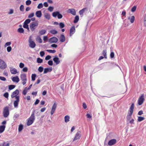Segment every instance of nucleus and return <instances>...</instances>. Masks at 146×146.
<instances>
[{"instance_id": "obj_21", "label": "nucleus", "mask_w": 146, "mask_h": 146, "mask_svg": "<svg viewBox=\"0 0 146 146\" xmlns=\"http://www.w3.org/2000/svg\"><path fill=\"white\" fill-rule=\"evenodd\" d=\"M60 40L61 42H63L65 41V37L64 35L62 34L60 35Z\"/></svg>"}, {"instance_id": "obj_45", "label": "nucleus", "mask_w": 146, "mask_h": 146, "mask_svg": "<svg viewBox=\"0 0 146 146\" xmlns=\"http://www.w3.org/2000/svg\"><path fill=\"white\" fill-rule=\"evenodd\" d=\"M43 7V5L42 3H40L39 4L37 8L38 9H41Z\"/></svg>"}, {"instance_id": "obj_59", "label": "nucleus", "mask_w": 146, "mask_h": 146, "mask_svg": "<svg viewBox=\"0 0 146 146\" xmlns=\"http://www.w3.org/2000/svg\"><path fill=\"white\" fill-rule=\"evenodd\" d=\"M44 52L43 51H41L40 53V55L41 57H43L44 55Z\"/></svg>"}, {"instance_id": "obj_52", "label": "nucleus", "mask_w": 146, "mask_h": 146, "mask_svg": "<svg viewBox=\"0 0 146 146\" xmlns=\"http://www.w3.org/2000/svg\"><path fill=\"white\" fill-rule=\"evenodd\" d=\"M34 16V13H31L28 16V18H31V17H33Z\"/></svg>"}, {"instance_id": "obj_32", "label": "nucleus", "mask_w": 146, "mask_h": 146, "mask_svg": "<svg viewBox=\"0 0 146 146\" xmlns=\"http://www.w3.org/2000/svg\"><path fill=\"white\" fill-rule=\"evenodd\" d=\"M46 32V30H42L39 31V33L40 35H42L44 34Z\"/></svg>"}, {"instance_id": "obj_20", "label": "nucleus", "mask_w": 146, "mask_h": 146, "mask_svg": "<svg viewBox=\"0 0 146 146\" xmlns=\"http://www.w3.org/2000/svg\"><path fill=\"white\" fill-rule=\"evenodd\" d=\"M52 70V67H50V68H45L44 69V74H46L48 72H51Z\"/></svg>"}, {"instance_id": "obj_25", "label": "nucleus", "mask_w": 146, "mask_h": 146, "mask_svg": "<svg viewBox=\"0 0 146 146\" xmlns=\"http://www.w3.org/2000/svg\"><path fill=\"white\" fill-rule=\"evenodd\" d=\"M36 40L39 43H41L42 42V40L40 37L39 36H37L36 37Z\"/></svg>"}, {"instance_id": "obj_49", "label": "nucleus", "mask_w": 146, "mask_h": 146, "mask_svg": "<svg viewBox=\"0 0 146 146\" xmlns=\"http://www.w3.org/2000/svg\"><path fill=\"white\" fill-rule=\"evenodd\" d=\"M110 56L111 58H114V53L113 52H111Z\"/></svg>"}, {"instance_id": "obj_1", "label": "nucleus", "mask_w": 146, "mask_h": 146, "mask_svg": "<svg viewBox=\"0 0 146 146\" xmlns=\"http://www.w3.org/2000/svg\"><path fill=\"white\" fill-rule=\"evenodd\" d=\"M134 108V104L133 103L131 104V105L129 108V112L128 113V115H127L126 117L127 121H129L130 119L133 112Z\"/></svg>"}, {"instance_id": "obj_46", "label": "nucleus", "mask_w": 146, "mask_h": 146, "mask_svg": "<svg viewBox=\"0 0 146 146\" xmlns=\"http://www.w3.org/2000/svg\"><path fill=\"white\" fill-rule=\"evenodd\" d=\"M31 22V20L29 19H26L24 22V23L26 24H28L29 23Z\"/></svg>"}, {"instance_id": "obj_29", "label": "nucleus", "mask_w": 146, "mask_h": 146, "mask_svg": "<svg viewBox=\"0 0 146 146\" xmlns=\"http://www.w3.org/2000/svg\"><path fill=\"white\" fill-rule=\"evenodd\" d=\"M44 17L46 19L48 20H49L50 19V14L48 13H45L44 14Z\"/></svg>"}, {"instance_id": "obj_63", "label": "nucleus", "mask_w": 146, "mask_h": 146, "mask_svg": "<svg viewBox=\"0 0 146 146\" xmlns=\"http://www.w3.org/2000/svg\"><path fill=\"white\" fill-rule=\"evenodd\" d=\"M144 24L145 26H146V16H145L144 17Z\"/></svg>"}, {"instance_id": "obj_10", "label": "nucleus", "mask_w": 146, "mask_h": 146, "mask_svg": "<svg viewBox=\"0 0 146 146\" xmlns=\"http://www.w3.org/2000/svg\"><path fill=\"white\" fill-rule=\"evenodd\" d=\"M58 40V39L56 37H53L50 38L48 40L50 43H56Z\"/></svg>"}, {"instance_id": "obj_55", "label": "nucleus", "mask_w": 146, "mask_h": 146, "mask_svg": "<svg viewBox=\"0 0 146 146\" xmlns=\"http://www.w3.org/2000/svg\"><path fill=\"white\" fill-rule=\"evenodd\" d=\"M24 6L23 5H21L20 7V9L21 11H24Z\"/></svg>"}, {"instance_id": "obj_12", "label": "nucleus", "mask_w": 146, "mask_h": 146, "mask_svg": "<svg viewBox=\"0 0 146 146\" xmlns=\"http://www.w3.org/2000/svg\"><path fill=\"white\" fill-rule=\"evenodd\" d=\"M117 142L116 139H113L110 140L108 143V145L109 146H111L115 145Z\"/></svg>"}, {"instance_id": "obj_37", "label": "nucleus", "mask_w": 146, "mask_h": 146, "mask_svg": "<svg viewBox=\"0 0 146 146\" xmlns=\"http://www.w3.org/2000/svg\"><path fill=\"white\" fill-rule=\"evenodd\" d=\"M36 75L35 74H33L31 75V79L32 80L34 81L35 79V77H36Z\"/></svg>"}, {"instance_id": "obj_64", "label": "nucleus", "mask_w": 146, "mask_h": 146, "mask_svg": "<svg viewBox=\"0 0 146 146\" xmlns=\"http://www.w3.org/2000/svg\"><path fill=\"white\" fill-rule=\"evenodd\" d=\"M9 143H3L2 144V146H9Z\"/></svg>"}, {"instance_id": "obj_24", "label": "nucleus", "mask_w": 146, "mask_h": 146, "mask_svg": "<svg viewBox=\"0 0 146 146\" xmlns=\"http://www.w3.org/2000/svg\"><path fill=\"white\" fill-rule=\"evenodd\" d=\"M128 19H130V22L131 23H133L135 21V18L134 16H132L131 17V18L130 17H128Z\"/></svg>"}, {"instance_id": "obj_36", "label": "nucleus", "mask_w": 146, "mask_h": 146, "mask_svg": "<svg viewBox=\"0 0 146 146\" xmlns=\"http://www.w3.org/2000/svg\"><path fill=\"white\" fill-rule=\"evenodd\" d=\"M18 31L20 33H23L24 30L22 28H20L18 29Z\"/></svg>"}, {"instance_id": "obj_4", "label": "nucleus", "mask_w": 146, "mask_h": 146, "mask_svg": "<svg viewBox=\"0 0 146 146\" xmlns=\"http://www.w3.org/2000/svg\"><path fill=\"white\" fill-rule=\"evenodd\" d=\"M38 24L37 22H33L30 24V27L32 31H34L36 29V27H37Z\"/></svg>"}, {"instance_id": "obj_42", "label": "nucleus", "mask_w": 146, "mask_h": 146, "mask_svg": "<svg viewBox=\"0 0 146 146\" xmlns=\"http://www.w3.org/2000/svg\"><path fill=\"white\" fill-rule=\"evenodd\" d=\"M136 8L137 6H134L131 9V11L133 12H135L136 11Z\"/></svg>"}, {"instance_id": "obj_5", "label": "nucleus", "mask_w": 146, "mask_h": 146, "mask_svg": "<svg viewBox=\"0 0 146 146\" xmlns=\"http://www.w3.org/2000/svg\"><path fill=\"white\" fill-rule=\"evenodd\" d=\"M7 67L6 63L2 60L0 59V69L3 70Z\"/></svg>"}, {"instance_id": "obj_3", "label": "nucleus", "mask_w": 146, "mask_h": 146, "mask_svg": "<svg viewBox=\"0 0 146 146\" xmlns=\"http://www.w3.org/2000/svg\"><path fill=\"white\" fill-rule=\"evenodd\" d=\"M28 42L29 43V46L31 48H34L35 47L36 44L35 42L32 40L31 36L29 37Z\"/></svg>"}, {"instance_id": "obj_62", "label": "nucleus", "mask_w": 146, "mask_h": 146, "mask_svg": "<svg viewBox=\"0 0 146 146\" xmlns=\"http://www.w3.org/2000/svg\"><path fill=\"white\" fill-rule=\"evenodd\" d=\"M0 80L2 81H5L6 80V78H5L2 76H0Z\"/></svg>"}, {"instance_id": "obj_14", "label": "nucleus", "mask_w": 146, "mask_h": 146, "mask_svg": "<svg viewBox=\"0 0 146 146\" xmlns=\"http://www.w3.org/2000/svg\"><path fill=\"white\" fill-rule=\"evenodd\" d=\"M75 29L74 26H72L70 29V36H72L75 32Z\"/></svg>"}, {"instance_id": "obj_19", "label": "nucleus", "mask_w": 146, "mask_h": 146, "mask_svg": "<svg viewBox=\"0 0 146 146\" xmlns=\"http://www.w3.org/2000/svg\"><path fill=\"white\" fill-rule=\"evenodd\" d=\"M20 77L22 81L27 80L26 75L25 74H23L21 75Z\"/></svg>"}, {"instance_id": "obj_47", "label": "nucleus", "mask_w": 146, "mask_h": 146, "mask_svg": "<svg viewBox=\"0 0 146 146\" xmlns=\"http://www.w3.org/2000/svg\"><path fill=\"white\" fill-rule=\"evenodd\" d=\"M3 96L5 98L8 99L9 96V93L8 92H6L5 93L3 94Z\"/></svg>"}, {"instance_id": "obj_15", "label": "nucleus", "mask_w": 146, "mask_h": 146, "mask_svg": "<svg viewBox=\"0 0 146 146\" xmlns=\"http://www.w3.org/2000/svg\"><path fill=\"white\" fill-rule=\"evenodd\" d=\"M68 13H71L74 15H76V11L74 9H69L67 11Z\"/></svg>"}, {"instance_id": "obj_22", "label": "nucleus", "mask_w": 146, "mask_h": 146, "mask_svg": "<svg viewBox=\"0 0 146 146\" xmlns=\"http://www.w3.org/2000/svg\"><path fill=\"white\" fill-rule=\"evenodd\" d=\"M87 9L86 7H85L81 9L79 11L80 15L82 16L83 15V13L85 12L86 10H87Z\"/></svg>"}, {"instance_id": "obj_44", "label": "nucleus", "mask_w": 146, "mask_h": 146, "mask_svg": "<svg viewBox=\"0 0 146 146\" xmlns=\"http://www.w3.org/2000/svg\"><path fill=\"white\" fill-rule=\"evenodd\" d=\"M31 1L30 0H28L26 1V4L27 5H29L31 4Z\"/></svg>"}, {"instance_id": "obj_23", "label": "nucleus", "mask_w": 146, "mask_h": 146, "mask_svg": "<svg viewBox=\"0 0 146 146\" xmlns=\"http://www.w3.org/2000/svg\"><path fill=\"white\" fill-rule=\"evenodd\" d=\"M36 15L37 17H40L42 15L41 11H38L36 12Z\"/></svg>"}, {"instance_id": "obj_28", "label": "nucleus", "mask_w": 146, "mask_h": 146, "mask_svg": "<svg viewBox=\"0 0 146 146\" xmlns=\"http://www.w3.org/2000/svg\"><path fill=\"white\" fill-rule=\"evenodd\" d=\"M79 20V17L78 15H76L74 19V23H76L78 22Z\"/></svg>"}, {"instance_id": "obj_57", "label": "nucleus", "mask_w": 146, "mask_h": 146, "mask_svg": "<svg viewBox=\"0 0 146 146\" xmlns=\"http://www.w3.org/2000/svg\"><path fill=\"white\" fill-rule=\"evenodd\" d=\"M51 56L48 55H47L45 57V60H49L51 58Z\"/></svg>"}, {"instance_id": "obj_50", "label": "nucleus", "mask_w": 146, "mask_h": 146, "mask_svg": "<svg viewBox=\"0 0 146 146\" xmlns=\"http://www.w3.org/2000/svg\"><path fill=\"white\" fill-rule=\"evenodd\" d=\"M54 8L51 6H50L48 8V10L52 12V11L53 10Z\"/></svg>"}, {"instance_id": "obj_16", "label": "nucleus", "mask_w": 146, "mask_h": 146, "mask_svg": "<svg viewBox=\"0 0 146 146\" xmlns=\"http://www.w3.org/2000/svg\"><path fill=\"white\" fill-rule=\"evenodd\" d=\"M53 60L56 65L58 64L60 62L59 58L57 55L54 56Z\"/></svg>"}, {"instance_id": "obj_38", "label": "nucleus", "mask_w": 146, "mask_h": 146, "mask_svg": "<svg viewBox=\"0 0 146 146\" xmlns=\"http://www.w3.org/2000/svg\"><path fill=\"white\" fill-rule=\"evenodd\" d=\"M50 33L54 35L57 33V31L55 30H52L50 31Z\"/></svg>"}, {"instance_id": "obj_13", "label": "nucleus", "mask_w": 146, "mask_h": 146, "mask_svg": "<svg viewBox=\"0 0 146 146\" xmlns=\"http://www.w3.org/2000/svg\"><path fill=\"white\" fill-rule=\"evenodd\" d=\"M11 79L13 82L17 83L18 82L19 80V78L18 76L11 77Z\"/></svg>"}, {"instance_id": "obj_18", "label": "nucleus", "mask_w": 146, "mask_h": 146, "mask_svg": "<svg viewBox=\"0 0 146 146\" xmlns=\"http://www.w3.org/2000/svg\"><path fill=\"white\" fill-rule=\"evenodd\" d=\"M10 71L11 73L13 74H15L18 72L17 70L15 68H11Z\"/></svg>"}, {"instance_id": "obj_26", "label": "nucleus", "mask_w": 146, "mask_h": 146, "mask_svg": "<svg viewBox=\"0 0 146 146\" xmlns=\"http://www.w3.org/2000/svg\"><path fill=\"white\" fill-rule=\"evenodd\" d=\"M70 117L68 115H66L64 117V121L66 123H67L69 121Z\"/></svg>"}, {"instance_id": "obj_6", "label": "nucleus", "mask_w": 146, "mask_h": 146, "mask_svg": "<svg viewBox=\"0 0 146 146\" xmlns=\"http://www.w3.org/2000/svg\"><path fill=\"white\" fill-rule=\"evenodd\" d=\"M3 114L4 117H7L8 116L9 114V108L8 107H6L4 108Z\"/></svg>"}, {"instance_id": "obj_17", "label": "nucleus", "mask_w": 146, "mask_h": 146, "mask_svg": "<svg viewBox=\"0 0 146 146\" xmlns=\"http://www.w3.org/2000/svg\"><path fill=\"white\" fill-rule=\"evenodd\" d=\"M57 107V104L56 102H55L54 103V104L53 105L51 112V115H52L54 113L55 111V110L56 108Z\"/></svg>"}, {"instance_id": "obj_35", "label": "nucleus", "mask_w": 146, "mask_h": 146, "mask_svg": "<svg viewBox=\"0 0 146 146\" xmlns=\"http://www.w3.org/2000/svg\"><path fill=\"white\" fill-rule=\"evenodd\" d=\"M145 119V118L143 117L139 116L138 118V121L139 122Z\"/></svg>"}, {"instance_id": "obj_51", "label": "nucleus", "mask_w": 146, "mask_h": 146, "mask_svg": "<svg viewBox=\"0 0 146 146\" xmlns=\"http://www.w3.org/2000/svg\"><path fill=\"white\" fill-rule=\"evenodd\" d=\"M57 17L58 19H60L63 16L61 14H60V12H59L58 15Z\"/></svg>"}, {"instance_id": "obj_33", "label": "nucleus", "mask_w": 146, "mask_h": 146, "mask_svg": "<svg viewBox=\"0 0 146 146\" xmlns=\"http://www.w3.org/2000/svg\"><path fill=\"white\" fill-rule=\"evenodd\" d=\"M103 55H104V58H107V52L106 50H103L102 53Z\"/></svg>"}, {"instance_id": "obj_9", "label": "nucleus", "mask_w": 146, "mask_h": 146, "mask_svg": "<svg viewBox=\"0 0 146 146\" xmlns=\"http://www.w3.org/2000/svg\"><path fill=\"white\" fill-rule=\"evenodd\" d=\"M81 136V132L80 131H78L76 134L75 136L73 139V141L77 139H79Z\"/></svg>"}, {"instance_id": "obj_54", "label": "nucleus", "mask_w": 146, "mask_h": 146, "mask_svg": "<svg viewBox=\"0 0 146 146\" xmlns=\"http://www.w3.org/2000/svg\"><path fill=\"white\" fill-rule=\"evenodd\" d=\"M48 64L50 66H52L53 65V61L52 60H49L48 62Z\"/></svg>"}, {"instance_id": "obj_31", "label": "nucleus", "mask_w": 146, "mask_h": 146, "mask_svg": "<svg viewBox=\"0 0 146 146\" xmlns=\"http://www.w3.org/2000/svg\"><path fill=\"white\" fill-rule=\"evenodd\" d=\"M23 128V125L22 124H20L19 125L18 128V131L19 132L21 131Z\"/></svg>"}, {"instance_id": "obj_61", "label": "nucleus", "mask_w": 146, "mask_h": 146, "mask_svg": "<svg viewBox=\"0 0 146 146\" xmlns=\"http://www.w3.org/2000/svg\"><path fill=\"white\" fill-rule=\"evenodd\" d=\"M82 106L83 108L84 109H85L86 108H87V106L86 105V104L84 102L83 103Z\"/></svg>"}, {"instance_id": "obj_7", "label": "nucleus", "mask_w": 146, "mask_h": 146, "mask_svg": "<svg viewBox=\"0 0 146 146\" xmlns=\"http://www.w3.org/2000/svg\"><path fill=\"white\" fill-rule=\"evenodd\" d=\"M19 93V91L18 90H16L15 91L13 92L11 95V97L12 98H15V99H16V97H19V96H17Z\"/></svg>"}, {"instance_id": "obj_56", "label": "nucleus", "mask_w": 146, "mask_h": 146, "mask_svg": "<svg viewBox=\"0 0 146 146\" xmlns=\"http://www.w3.org/2000/svg\"><path fill=\"white\" fill-rule=\"evenodd\" d=\"M24 66V64L22 62L20 63L19 67L21 68H23Z\"/></svg>"}, {"instance_id": "obj_48", "label": "nucleus", "mask_w": 146, "mask_h": 146, "mask_svg": "<svg viewBox=\"0 0 146 146\" xmlns=\"http://www.w3.org/2000/svg\"><path fill=\"white\" fill-rule=\"evenodd\" d=\"M43 69V68L41 66H40L38 69V71L40 72H42Z\"/></svg>"}, {"instance_id": "obj_40", "label": "nucleus", "mask_w": 146, "mask_h": 146, "mask_svg": "<svg viewBox=\"0 0 146 146\" xmlns=\"http://www.w3.org/2000/svg\"><path fill=\"white\" fill-rule=\"evenodd\" d=\"M46 51L51 53H54L56 52V50H46Z\"/></svg>"}, {"instance_id": "obj_2", "label": "nucleus", "mask_w": 146, "mask_h": 146, "mask_svg": "<svg viewBox=\"0 0 146 146\" xmlns=\"http://www.w3.org/2000/svg\"><path fill=\"white\" fill-rule=\"evenodd\" d=\"M35 120L34 112H32L31 116L28 119L27 125L29 126L31 125Z\"/></svg>"}, {"instance_id": "obj_53", "label": "nucleus", "mask_w": 146, "mask_h": 146, "mask_svg": "<svg viewBox=\"0 0 146 146\" xmlns=\"http://www.w3.org/2000/svg\"><path fill=\"white\" fill-rule=\"evenodd\" d=\"M15 86L13 85H10V90L14 89L15 87Z\"/></svg>"}, {"instance_id": "obj_27", "label": "nucleus", "mask_w": 146, "mask_h": 146, "mask_svg": "<svg viewBox=\"0 0 146 146\" xmlns=\"http://www.w3.org/2000/svg\"><path fill=\"white\" fill-rule=\"evenodd\" d=\"M5 127V126L3 125L0 126V133H2L4 131Z\"/></svg>"}, {"instance_id": "obj_60", "label": "nucleus", "mask_w": 146, "mask_h": 146, "mask_svg": "<svg viewBox=\"0 0 146 146\" xmlns=\"http://www.w3.org/2000/svg\"><path fill=\"white\" fill-rule=\"evenodd\" d=\"M22 70L25 72H26L27 71L28 68L27 67H25L23 68Z\"/></svg>"}, {"instance_id": "obj_39", "label": "nucleus", "mask_w": 146, "mask_h": 146, "mask_svg": "<svg viewBox=\"0 0 146 146\" xmlns=\"http://www.w3.org/2000/svg\"><path fill=\"white\" fill-rule=\"evenodd\" d=\"M43 60L42 59L39 58H38L37 59V62L38 63H41L42 62Z\"/></svg>"}, {"instance_id": "obj_34", "label": "nucleus", "mask_w": 146, "mask_h": 146, "mask_svg": "<svg viewBox=\"0 0 146 146\" xmlns=\"http://www.w3.org/2000/svg\"><path fill=\"white\" fill-rule=\"evenodd\" d=\"M59 12V11H56L53 12L52 14V16L54 17H56L57 16H58Z\"/></svg>"}, {"instance_id": "obj_8", "label": "nucleus", "mask_w": 146, "mask_h": 146, "mask_svg": "<svg viewBox=\"0 0 146 146\" xmlns=\"http://www.w3.org/2000/svg\"><path fill=\"white\" fill-rule=\"evenodd\" d=\"M144 95L142 94L139 98L138 100V104L139 105H141L143 103L144 101Z\"/></svg>"}, {"instance_id": "obj_11", "label": "nucleus", "mask_w": 146, "mask_h": 146, "mask_svg": "<svg viewBox=\"0 0 146 146\" xmlns=\"http://www.w3.org/2000/svg\"><path fill=\"white\" fill-rule=\"evenodd\" d=\"M16 100L15 101L13 104L14 107L15 108H17L18 107V105L19 103V97H16Z\"/></svg>"}, {"instance_id": "obj_41", "label": "nucleus", "mask_w": 146, "mask_h": 146, "mask_svg": "<svg viewBox=\"0 0 146 146\" xmlns=\"http://www.w3.org/2000/svg\"><path fill=\"white\" fill-rule=\"evenodd\" d=\"M59 25L60 27V28H64L65 26L64 24L63 23H60L59 24Z\"/></svg>"}, {"instance_id": "obj_58", "label": "nucleus", "mask_w": 146, "mask_h": 146, "mask_svg": "<svg viewBox=\"0 0 146 146\" xmlns=\"http://www.w3.org/2000/svg\"><path fill=\"white\" fill-rule=\"evenodd\" d=\"M19 116V114L17 113H15L13 116V118L14 119H15L16 118L18 117Z\"/></svg>"}, {"instance_id": "obj_43", "label": "nucleus", "mask_w": 146, "mask_h": 146, "mask_svg": "<svg viewBox=\"0 0 146 146\" xmlns=\"http://www.w3.org/2000/svg\"><path fill=\"white\" fill-rule=\"evenodd\" d=\"M27 88L26 87L23 90V94L24 95H25L27 93Z\"/></svg>"}, {"instance_id": "obj_30", "label": "nucleus", "mask_w": 146, "mask_h": 146, "mask_svg": "<svg viewBox=\"0 0 146 146\" xmlns=\"http://www.w3.org/2000/svg\"><path fill=\"white\" fill-rule=\"evenodd\" d=\"M23 27L24 28L27 29L28 31H29V28L27 24H26L24 23Z\"/></svg>"}]
</instances>
